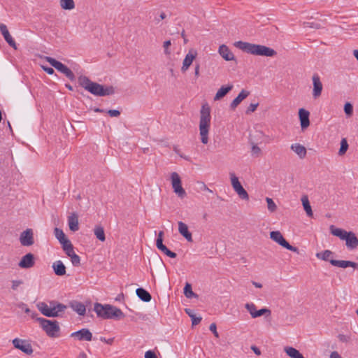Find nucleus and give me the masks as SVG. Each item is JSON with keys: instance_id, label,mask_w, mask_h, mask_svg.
<instances>
[{"instance_id": "obj_30", "label": "nucleus", "mask_w": 358, "mask_h": 358, "mask_svg": "<svg viewBox=\"0 0 358 358\" xmlns=\"http://www.w3.org/2000/svg\"><path fill=\"white\" fill-rule=\"evenodd\" d=\"M286 354L291 358H305L302 354L296 349L292 347H285L284 348Z\"/></svg>"}, {"instance_id": "obj_10", "label": "nucleus", "mask_w": 358, "mask_h": 358, "mask_svg": "<svg viewBox=\"0 0 358 358\" xmlns=\"http://www.w3.org/2000/svg\"><path fill=\"white\" fill-rule=\"evenodd\" d=\"M171 180L173 192L178 195V196L181 199L186 196L185 190L182 187L181 179L178 173L173 172L171 174Z\"/></svg>"}, {"instance_id": "obj_44", "label": "nucleus", "mask_w": 358, "mask_h": 358, "mask_svg": "<svg viewBox=\"0 0 358 358\" xmlns=\"http://www.w3.org/2000/svg\"><path fill=\"white\" fill-rule=\"evenodd\" d=\"M344 111L348 116L352 115L353 112V107L350 103H346L344 106Z\"/></svg>"}, {"instance_id": "obj_17", "label": "nucleus", "mask_w": 358, "mask_h": 358, "mask_svg": "<svg viewBox=\"0 0 358 358\" xmlns=\"http://www.w3.org/2000/svg\"><path fill=\"white\" fill-rule=\"evenodd\" d=\"M71 337H77L79 341H90L92 339V334L87 329H82L71 334Z\"/></svg>"}, {"instance_id": "obj_14", "label": "nucleus", "mask_w": 358, "mask_h": 358, "mask_svg": "<svg viewBox=\"0 0 358 358\" xmlns=\"http://www.w3.org/2000/svg\"><path fill=\"white\" fill-rule=\"evenodd\" d=\"M20 241L23 246H30L34 243V234L31 229H27L22 231L20 236Z\"/></svg>"}, {"instance_id": "obj_5", "label": "nucleus", "mask_w": 358, "mask_h": 358, "mask_svg": "<svg viewBox=\"0 0 358 358\" xmlns=\"http://www.w3.org/2000/svg\"><path fill=\"white\" fill-rule=\"evenodd\" d=\"M331 234L341 240L345 241L346 247L349 250H354L358 246V238L352 231H347L344 229L336 228L334 225L329 227Z\"/></svg>"}, {"instance_id": "obj_28", "label": "nucleus", "mask_w": 358, "mask_h": 358, "mask_svg": "<svg viewBox=\"0 0 358 358\" xmlns=\"http://www.w3.org/2000/svg\"><path fill=\"white\" fill-rule=\"evenodd\" d=\"M68 224L71 231H76L79 229V223L78 216L76 214H72L68 217Z\"/></svg>"}, {"instance_id": "obj_52", "label": "nucleus", "mask_w": 358, "mask_h": 358, "mask_svg": "<svg viewBox=\"0 0 358 358\" xmlns=\"http://www.w3.org/2000/svg\"><path fill=\"white\" fill-rule=\"evenodd\" d=\"M107 113L110 117H118L120 115V112L118 110H108Z\"/></svg>"}, {"instance_id": "obj_49", "label": "nucleus", "mask_w": 358, "mask_h": 358, "mask_svg": "<svg viewBox=\"0 0 358 358\" xmlns=\"http://www.w3.org/2000/svg\"><path fill=\"white\" fill-rule=\"evenodd\" d=\"M12 286L11 288L13 290H17L18 287L23 284V281L20 280H12Z\"/></svg>"}, {"instance_id": "obj_51", "label": "nucleus", "mask_w": 358, "mask_h": 358, "mask_svg": "<svg viewBox=\"0 0 358 358\" xmlns=\"http://www.w3.org/2000/svg\"><path fill=\"white\" fill-rule=\"evenodd\" d=\"M171 41L168 40L164 42L163 47L164 48V53L166 55H169L171 52L169 50V48L171 46Z\"/></svg>"}, {"instance_id": "obj_2", "label": "nucleus", "mask_w": 358, "mask_h": 358, "mask_svg": "<svg viewBox=\"0 0 358 358\" xmlns=\"http://www.w3.org/2000/svg\"><path fill=\"white\" fill-rule=\"evenodd\" d=\"M78 82L80 86L85 88V90L95 96H104L111 95L115 93V90L113 86L104 87L102 85L91 81L85 76H79Z\"/></svg>"}, {"instance_id": "obj_15", "label": "nucleus", "mask_w": 358, "mask_h": 358, "mask_svg": "<svg viewBox=\"0 0 358 358\" xmlns=\"http://www.w3.org/2000/svg\"><path fill=\"white\" fill-rule=\"evenodd\" d=\"M313 84V96L315 99L318 98L322 91V83L320 80V78L317 74H314L312 77Z\"/></svg>"}, {"instance_id": "obj_43", "label": "nucleus", "mask_w": 358, "mask_h": 358, "mask_svg": "<svg viewBox=\"0 0 358 358\" xmlns=\"http://www.w3.org/2000/svg\"><path fill=\"white\" fill-rule=\"evenodd\" d=\"M160 250L171 258H175L177 256L176 253L169 250L166 245H164Z\"/></svg>"}, {"instance_id": "obj_7", "label": "nucleus", "mask_w": 358, "mask_h": 358, "mask_svg": "<svg viewBox=\"0 0 358 358\" xmlns=\"http://www.w3.org/2000/svg\"><path fill=\"white\" fill-rule=\"evenodd\" d=\"M39 322L41 328L45 331L50 337H56L59 331V326L56 320H49L43 317L36 318Z\"/></svg>"}, {"instance_id": "obj_56", "label": "nucleus", "mask_w": 358, "mask_h": 358, "mask_svg": "<svg viewBox=\"0 0 358 358\" xmlns=\"http://www.w3.org/2000/svg\"><path fill=\"white\" fill-rule=\"evenodd\" d=\"M100 340L101 341H103L104 343H106L107 344H109V345H112L113 341H114V338H113L106 339L104 337H101Z\"/></svg>"}, {"instance_id": "obj_40", "label": "nucleus", "mask_w": 358, "mask_h": 358, "mask_svg": "<svg viewBox=\"0 0 358 358\" xmlns=\"http://www.w3.org/2000/svg\"><path fill=\"white\" fill-rule=\"evenodd\" d=\"M348 149V143L346 138H343L341 141V148L338 151L339 155H343Z\"/></svg>"}, {"instance_id": "obj_59", "label": "nucleus", "mask_w": 358, "mask_h": 358, "mask_svg": "<svg viewBox=\"0 0 358 358\" xmlns=\"http://www.w3.org/2000/svg\"><path fill=\"white\" fill-rule=\"evenodd\" d=\"M43 69L49 75H52L55 72L54 69L50 67H43Z\"/></svg>"}, {"instance_id": "obj_48", "label": "nucleus", "mask_w": 358, "mask_h": 358, "mask_svg": "<svg viewBox=\"0 0 358 358\" xmlns=\"http://www.w3.org/2000/svg\"><path fill=\"white\" fill-rule=\"evenodd\" d=\"M62 245V249L64 250H67L70 248L73 247L71 241L67 238L66 240L60 243Z\"/></svg>"}, {"instance_id": "obj_19", "label": "nucleus", "mask_w": 358, "mask_h": 358, "mask_svg": "<svg viewBox=\"0 0 358 358\" xmlns=\"http://www.w3.org/2000/svg\"><path fill=\"white\" fill-rule=\"evenodd\" d=\"M218 52L220 55V56L226 61L235 60V57L233 52L229 50V48L226 45H221L219 47Z\"/></svg>"}, {"instance_id": "obj_20", "label": "nucleus", "mask_w": 358, "mask_h": 358, "mask_svg": "<svg viewBox=\"0 0 358 358\" xmlns=\"http://www.w3.org/2000/svg\"><path fill=\"white\" fill-rule=\"evenodd\" d=\"M330 263L331 265L338 266L340 268H347L348 266L352 267L355 269H358V264L351 261H345V260H335L331 259Z\"/></svg>"}, {"instance_id": "obj_11", "label": "nucleus", "mask_w": 358, "mask_h": 358, "mask_svg": "<svg viewBox=\"0 0 358 358\" xmlns=\"http://www.w3.org/2000/svg\"><path fill=\"white\" fill-rule=\"evenodd\" d=\"M270 238L277 243H278L282 247L294 252H299V250L297 248L291 245L283 237L282 234L279 231H273L270 233Z\"/></svg>"}, {"instance_id": "obj_62", "label": "nucleus", "mask_w": 358, "mask_h": 358, "mask_svg": "<svg viewBox=\"0 0 358 358\" xmlns=\"http://www.w3.org/2000/svg\"><path fill=\"white\" fill-rule=\"evenodd\" d=\"M306 24L308 27H313L315 29H318L320 27L319 24L317 23L313 25V23L306 22Z\"/></svg>"}, {"instance_id": "obj_35", "label": "nucleus", "mask_w": 358, "mask_h": 358, "mask_svg": "<svg viewBox=\"0 0 358 358\" xmlns=\"http://www.w3.org/2000/svg\"><path fill=\"white\" fill-rule=\"evenodd\" d=\"M184 294L188 299H191L194 296H197V295L193 292L192 286L189 283H187L185 285L184 287Z\"/></svg>"}, {"instance_id": "obj_50", "label": "nucleus", "mask_w": 358, "mask_h": 358, "mask_svg": "<svg viewBox=\"0 0 358 358\" xmlns=\"http://www.w3.org/2000/svg\"><path fill=\"white\" fill-rule=\"evenodd\" d=\"M209 329L210 331L213 332V334H214V336L216 337V338H218L219 337V334L217 331V326H216V324L215 323H212L210 324V327H209Z\"/></svg>"}, {"instance_id": "obj_13", "label": "nucleus", "mask_w": 358, "mask_h": 358, "mask_svg": "<svg viewBox=\"0 0 358 358\" xmlns=\"http://www.w3.org/2000/svg\"><path fill=\"white\" fill-rule=\"evenodd\" d=\"M198 53L194 49H190L188 53L185 55V59L182 62V66L181 67L182 72H186L189 66L192 65L193 61L196 57Z\"/></svg>"}, {"instance_id": "obj_47", "label": "nucleus", "mask_w": 358, "mask_h": 358, "mask_svg": "<svg viewBox=\"0 0 358 358\" xmlns=\"http://www.w3.org/2000/svg\"><path fill=\"white\" fill-rule=\"evenodd\" d=\"M258 106H259V103H250L245 111L246 114H250L251 113L255 112L257 108L258 107Z\"/></svg>"}, {"instance_id": "obj_23", "label": "nucleus", "mask_w": 358, "mask_h": 358, "mask_svg": "<svg viewBox=\"0 0 358 358\" xmlns=\"http://www.w3.org/2000/svg\"><path fill=\"white\" fill-rule=\"evenodd\" d=\"M178 231L187 241L192 242V236L188 230L187 225L181 221L178 222Z\"/></svg>"}, {"instance_id": "obj_57", "label": "nucleus", "mask_w": 358, "mask_h": 358, "mask_svg": "<svg viewBox=\"0 0 358 358\" xmlns=\"http://www.w3.org/2000/svg\"><path fill=\"white\" fill-rule=\"evenodd\" d=\"M64 252L68 257H71L75 253L73 250V246L67 250H64Z\"/></svg>"}, {"instance_id": "obj_22", "label": "nucleus", "mask_w": 358, "mask_h": 358, "mask_svg": "<svg viewBox=\"0 0 358 358\" xmlns=\"http://www.w3.org/2000/svg\"><path fill=\"white\" fill-rule=\"evenodd\" d=\"M249 94L250 92L248 91L242 90L239 94L230 103L231 109L234 110Z\"/></svg>"}, {"instance_id": "obj_54", "label": "nucleus", "mask_w": 358, "mask_h": 358, "mask_svg": "<svg viewBox=\"0 0 358 358\" xmlns=\"http://www.w3.org/2000/svg\"><path fill=\"white\" fill-rule=\"evenodd\" d=\"M156 246L159 250H161L164 246V245L163 244V239L157 238Z\"/></svg>"}, {"instance_id": "obj_8", "label": "nucleus", "mask_w": 358, "mask_h": 358, "mask_svg": "<svg viewBox=\"0 0 358 358\" xmlns=\"http://www.w3.org/2000/svg\"><path fill=\"white\" fill-rule=\"evenodd\" d=\"M45 59L52 66L64 73L69 80L71 81L75 80L74 73L66 65L50 57H47Z\"/></svg>"}, {"instance_id": "obj_29", "label": "nucleus", "mask_w": 358, "mask_h": 358, "mask_svg": "<svg viewBox=\"0 0 358 358\" xmlns=\"http://www.w3.org/2000/svg\"><path fill=\"white\" fill-rule=\"evenodd\" d=\"M136 293L138 297L144 302H149L152 299L150 294L143 288H137Z\"/></svg>"}, {"instance_id": "obj_60", "label": "nucleus", "mask_w": 358, "mask_h": 358, "mask_svg": "<svg viewBox=\"0 0 358 358\" xmlns=\"http://www.w3.org/2000/svg\"><path fill=\"white\" fill-rule=\"evenodd\" d=\"M330 358H342L338 352L334 351L330 355Z\"/></svg>"}, {"instance_id": "obj_27", "label": "nucleus", "mask_w": 358, "mask_h": 358, "mask_svg": "<svg viewBox=\"0 0 358 358\" xmlns=\"http://www.w3.org/2000/svg\"><path fill=\"white\" fill-rule=\"evenodd\" d=\"M70 306L79 315H84L85 314L86 308L83 303L74 301L71 302Z\"/></svg>"}, {"instance_id": "obj_53", "label": "nucleus", "mask_w": 358, "mask_h": 358, "mask_svg": "<svg viewBox=\"0 0 358 358\" xmlns=\"http://www.w3.org/2000/svg\"><path fill=\"white\" fill-rule=\"evenodd\" d=\"M145 358H157V357L154 352L148 350L145 353Z\"/></svg>"}, {"instance_id": "obj_21", "label": "nucleus", "mask_w": 358, "mask_h": 358, "mask_svg": "<svg viewBox=\"0 0 358 358\" xmlns=\"http://www.w3.org/2000/svg\"><path fill=\"white\" fill-rule=\"evenodd\" d=\"M310 113L304 108H301L299 110V116L302 129H306L310 125L309 120Z\"/></svg>"}, {"instance_id": "obj_18", "label": "nucleus", "mask_w": 358, "mask_h": 358, "mask_svg": "<svg viewBox=\"0 0 358 358\" xmlns=\"http://www.w3.org/2000/svg\"><path fill=\"white\" fill-rule=\"evenodd\" d=\"M0 31L2 34V36H3L5 41L8 43V45L10 46H11L12 48H13L15 50H16L17 49L16 43H15V41L13 40V38H12L11 35L10 34L6 24H4L3 23L0 24Z\"/></svg>"}, {"instance_id": "obj_41", "label": "nucleus", "mask_w": 358, "mask_h": 358, "mask_svg": "<svg viewBox=\"0 0 358 358\" xmlns=\"http://www.w3.org/2000/svg\"><path fill=\"white\" fill-rule=\"evenodd\" d=\"M338 338L339 341H341L342 343H348L351 341V335L350 334L345 335V334H340L338 335Z\"/></svg>"}, {"instance_id": "obj_63", "label": "nucleus", "mask_w": 358, "mask_h": 358, "mask_svg": "<svg viewBox=\"0 0 358 358\" xmlns=\"http://www.w3.org/2000/svg\"><path fill=\"white\" fill-rule=\"evenodd\" d=\"M166 17V15L165 13L162 12L159 15V19H157L156 20L159 22L160 20H164Z\"/></svg>"}, {"instance_id": "obj_1", "label": "nucleus", "mask_w": 358, "mask_h": 358, "mask_svg": "<svg viewBox=\"0 0 358 358\" xmlns=\"http://www.w3.org/2000/svg\"><path fill=\"white\" fill-rule=\"evenodd\" d=\"M234 46L246 53L253 55L271 57L277 55L275 50L263 45L254 44L239 41L234 43Z\"/></svg>"}, {"instance_id": "obj_6", "label": "nucleus", "mask_w": 358, "mask_h": 358, "mask_svg": "<svg viewBox=\"0 0 358 358\" xmlns=\"http://www.w3.org/2000/svg\"><path fill=\"white\" fill-rule=\"evenodd\" d=\"M38 308L41 313L46 317H59L61 313H64L66 309V306L57 303L53 306H49L44 302L38 304Z\"/></svg>"}, {"instance_id": "obj_12", "label": "nucleus", "mask_w": 358, "mask_h": 358, "mask_svg": "<svg viewBox=\"0 0 358 358\" xmlns=\"http://www.w3.org/2000/svg\"><path fill=\"white\" fill-rule=\"evenodd\" d=\"M15 348L21 350L26 355H31L34 350L32 346L28 340L15 338L12 341Z\"/></svg>"}, {"instance_id": "obj_16", "label": "nucleus", "mask_w": 358, "mask_h": 358, "mask_svg": "<svg viewBox=\"0 0 358 358\" xmlns=\"http://www.w3.org/2000/svg\"><path fill=\"white\" fill-rule=\"evenodd\" d=\"M35 264L34 256L31 253H27L23 256L18 263V266L22 268H30Z\"/></svg>"}, {"instance_id": "obj_46", "label": "nucleus", "mask_w": 358, "mask_h": 358, "mask_svg": "<svg viewBox=\"0 0 358 358\" xmlns=\"http://www.w3.org/2000/svg\"><path fill=\"white\" fill-rule=\"evenodd\" d=\"M252 155L258 157L261 155L262 150L259 147H258L256 144L252 143Z\"/></svg>"}, {"instance_id": "obj_32", "label": "nucleus", "mask_w": 358, "mask_h": 358, "mask_svg": "<svg viewBox=\"0 0 358 358\" xmlns=\"http://www.w3.org/2000/svg\"><path fill=\"white\" fill-rule=\"evenodd\" d=\"M94 235L96 236V238H98L99 241L103 242L106 240L104 229L101 226H96L94 229Z\"/></svg>"}, {"instance_id": "obj_64", "label": "nucleus", "mask_w": 358, "mask_h": 358, "mask_svg": "<svg viewBox=\"0 0 358 358\" xmlns=\"http://www.w3.org/2000/svg\"><path fill=\"white\" fill-rule=\"evenodd\" d=\"M78 358H87V357L84 352H82L78 355Z\"/></svg>"}, {"instance_id": "obj_58", "label": "nucleus", "mask_w": 358, "mask_h": 358, "mask_svg": "<svg viewBox=\"0 0 358 358\" xmlns=\"http://www.w3.org/2000/svg\"><path fill=\"white\" fill-rule=\"evenodd\" d=\"M251 350L254 352V353L257 355H261V351L255 345H252L251 346Z\"/></svg>"}, {"instance_id": "obj_42", "label": "nucleus", "mask_w": 358, "mask_h": 358, "mask_svg": "<svg viewBox=\"0 0 358 358\" xmlns=\"http://www.w3.org/2000/svg\"><path fill=\"white\" fill-rule=\"evenodd\" d=\"M71 262L72 264L75 266H78L80 264V257L74 253L71 257Z\"/></svg>"}, {"instance_id": "obj_38", "label": "nucleus", "mask_w": 358, "mask_h": 358, "mask_svg": "<svg viewBox=\"0 0 358 358\" xmlns=\"http://www.w3.org/2000/svg\"><path fill=\"white\" fill-rule=\"evenodd\" d=\"M54 232H55V235L56 238L58 239L59 243L67 239L66 238L64 233L63 232V231L62 229H60L59 228H55L54 230Z\"/></svg>"}, {"instance_id": "obj_3", "label": "nucleus", "mask_w": 358, "mask_h": 358, "mask_svg": "<svg viewBox=\"0 0 358 358\" xmlns=\"http://www.w3.org/2000/svg\"><path fill=\"white\" fill-rule=\"evenodd\" d=\"M210 108L209 106L203 104L200 111L199 132L202 143L207 144L208 142V132L210 125Z\"/></svg>"}, {"instance_id": "obj_26", "label": "nucleus", "mask_w": 358, "mask_h": 358, "mask_svg": "<svg viewBox=\"0 0 358 358\" xmlns=\"http://www.w3.org/2000/svg\"><path fill=\"white\" fill-rule=\"evenodd\" d=\"M52 268L57 275L62 276L66 274V266L60 260L53 262Z\"/></svg>"}, {"instance_id": "obj_24", "label": "nucleus", "mask_w": 358, "mask_h": 358, "mask_svg": "<svg viewBox=\"0 0 358 358\" xmlns=\"http://www.w3.org/2000/svg\"><path fill=\"white\" fill-rule=\"evenodd\" d=\"M233 85L230 84L227 86L222 85L217 92L214 96V101H218L222 99L227 93L233 89Z\"/></svg>"}, {"instance_id": "obj_45", "label": "nucleus", "mask_w": 358, "mask_h": 358, "mask_svg": "<svg viewBox=\"0 0 358 358\" xmlns=\"http://www.w3.org/2000/svg\"><path fill=\"white\" fill-rule=\"evenodd\" d=\"M265 314H266L267 315H270L271 310L268 308H262L257 311V313L255 314V316H256V317H258Z\"/></svg>"}, {"instance_id": "obj_37", "label": "nucleus", "mask_w": 358, "mask_h": 358, "mask_svg": "<svg viewBox=\"0 0 358 358\" xmlns=\"http://www.w3.org/2000/svg\"><path fill=\"white\" fill-rule=\"evenodd\" d=\"M245 308L247 309V310L250 313L251 315V317L252 318H256V316H255V314L257 313V308L256 306L252 303H247L245 305Z\"/></svg>"}, {"instance_id": "obj_33", "label": "nucleus", "mask_w": 358, "mask_h": 358, "mask_svg": "<svg viewBox=\"0 0 358 358\" xmlns=\"http://www.w3.org/2000/svg\"><path fill=\"white\" fill-rule=\"evenodd\" d=\"M185 313L191 317L192 325H196L201 321V317H196L194 310L189 308L185 310Z\"/></svg>"}, {"instance_id": "obj_34", "label": "nucleus", "mask_w": 358, "mask_h": 358, "mask_svg": "<svg viewBox=\"0 0 358 358\" xmlns=\"http://www.w3.org/2000/svg\"><path fill=\"white\" fill-rule=\"evenodd\" d=\"M60 6L64 10H72L75 8L73 0H60Z\"/></svg>"}, {"instance_id": "obj_25", "label": "nucleus", "mask_w": 358, "mask_h": 358, "mask_svg": "<svg viewBox=\"0 0 358 358\" xmlns=\"http://www.w3.org/2000/svg\"><path fill=\"white\" fill-rule=\"evenodd\" d=\"M290 148L301 159H303L306 155L307 151L306 148L299 143L292 144Z\"/></svg>"}, {"instance_id": "obj_9", "label": "nucleus", "mask_w": 358, "mask_h": 358, "mask_svg": "<svg viewBox=\"0 0 358 358\" xmlns=\"http://www.w3.org/2000/svg\"><path fill=\"white\" fill-rule=\"evenodd\" d=\"M229 176L231 184L235 192L242 200L248 201L249 194L239 182L238 177L234 173H230Z\"/></svg>"}, {"instance_id": "obj_4", "label": "nucleus", "mask_w": 358, "mask_h": 358, "mask_svg": "<svg viewBox=\"0 0 358 358\" xmlns=\"http://www.w3.org/2000/svg\"><path fill=\"white\" fill-rule=\"evenodd\" d=\"M94 310L97 316L103 319H120L124 317L122 311L111 305H102L99 303L94 304Z\"/></svg>"}, {"instance_id": "obj_31", "label": "nucleus", "mask_w": 358, "mask_h": 358, "mask_svg": "<svg viewBox=\"0 0 358 358\" xmlns=\"http://www.w3.org/2000/svg\"><path fill=\"white\" fill-rule=\"evenodd\" d=\"M301 202H302L303 208H304L306 214L308 215V216L313 217V210H312L309 200L308 199V196H302Z\"/></svg>"}, {"instance_id": "obj_39", "label": "nucleus", "mask_w": 358, "mask_h": 358, "mask_svg": "<svg viewBox=\"0 0 358 358\" xmlns=\"http://www.w3.org/2000/svg\"><path fill=\"white\" fill-rule=\"evenodd\" d=\"M266 201L267 203V208L268 211L273 213L277 210V206L272 199L266 197Z\"/></svg>"}, {"instance_id": "obj_55", "label": "nucleus", "mask_w": 358, "mask_h": 358, "mask_svg": "<svg viewBox=\"0 0 358 358\" xmlns=\"http://www.w3.org/2000/svg\"><path fill=\"white\" fill-rule=\"evenodd\" d=\"M194 76L198 78L200 76V64H196L194 67Z\"/></svg>"}, {"instance_id": "obj_61", "label": "nucleus", "mask_w": 358, "mask_h": 358, "mask_svg": "<svg viewBox=\"0 0 358 358\" xmlns=\"http://www.w3.org/2000/svg\"><path fill=\"white\" fill-rule=\"evenodd\" d=\"M20 307L23 308L26 313H29L31 311L30 309L24 303H22L21 305H20Z\"/></svg>"}, {"instance_id": "obj_36", "label": "nucleus", "mask_w": 358, "mask_h": 358, "mask_svg": "<svg viewBox=\"0 0 358 358\" xmlns=\"http://www.w3.org/2000/svg\"><path fill=\"white\" fill-rule=\"evenodd\" d=\"M331 255H332L331 251H330L329 250H326L322 252H317L316 254V257L318 259H322L324 261H327V260H329V258L331 256Z\"/></svg>"}]
</instances>
